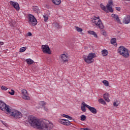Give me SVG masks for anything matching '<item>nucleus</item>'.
<instances>
[{"label": "nucleus", "instance_id": "1", "mask_svg": "<svg viewBox=\"0 0 130 130\" xmlns=\"http://www.w3.org/2000/svg\"><path fill=\"white\" fill-rule=\"evenodd\" d=\"M27 120L31 126L37 127L39 129L51 130L53 128L52 123L47 120H38L34 116H29Z\"/></svg>", "mask_w": 130, "mask_h": 130}, {"label": "nucleus", "instance_id": "2", "mask_svg": "<svg viewBox=\"0 0 130 130\" xmlns=\"http://www.w3.org/2000/svg\"><path fill=\"white\" fill-rule=\"evenodd\" d=\"M0 109L2 111H5L10 113L12 116H13L15 118H21L23 116L22 113L18 111L12 110L10 108V106L7 105L6 103L3 102V101H0Z\"/></svg>", "mask_w": 130, "mask_h": 130}, {"label": "nucleus", "instance_id": "3", "mask_svg": "<svg viewBox=\"0 0 130 130\" xmlns=\"http://www.w3.org/2000/svg\"><path fill=\"white\" fill-rule=\"evenodd\" d=\"M91 22L94 26L98 27L100 29H103V28H104V25H103V23H102V21H101V19H100V17L99 16L93 17L91 18Z\"/></svg>", "mask_w": 130, "mask_h": 130}, {"label": "nucleus", "instance_id": "4", "mask_svg": "<svg viewBox=\"0 0 130 130\" xmlns=\"http://www.w3.org/2000/svg\"><path fill=\"white\" fill-rule=\"evenodd\" d=\"M118 53L120 55H122L123 57L127 58L129 56V51L128 49H126L125 47L123 46H120L118 49Z\"/></svg>", "mask_w": 130, "mask_h": 130}, {"label": "nucleus", "instance_id": "5", "mask_svg": "<svg viewBox=\"0 0 130 130\" xmlns=\"http://www.w3.org/2000/svg\"><path fill=\"white\" fill-rule=\"evenodd\" d=\"M96 57L95 53H89L88 56H84L83 59L86 63H92L94 61V59Z\"/></svg>", "mask_w": 130, "mask_h": 130}, {"label": "nucleus", "instance_id": "6", "mask_svg": "<svg viewBox=\"0 0 130 130\" xmlns=\"http://www.w3.org/2000/svg\"><path fill=\"white\" fill-rule=\"evenodd\" d=\"M27 19L28 24H29V25H30L31 26H34L37 25V19L35 18L34 15L31 14H28L27 15Z\"/></svg>", "mask_w": 130, "mask_h": 130}, {"label": "nucleus", "instance_id": "7", "mask_svg": "<svg viewBox=\"0 0 130 130\" xmlns=\"http://www.w3.org/2000/svg\"><path fill=\"white\" fill-rule=\"evenodd\" d=\"M41 49L44 53H47L48 54H51V51L50 50V48L47 45H42L41 46Z\"/></svg>", "mask_w": 130, "mask_h": 130}, {"label": "nucleus", "instance_id": "8", "mask_svg": "<svg viewBox=\"0 0 130 130\" xmlns=\"http://www.w3.org/2000/svg\"><path fill=\"white\" fill-rule=\"evenodd\" d=\"M21 92L23 99H24L25 100H30V97L28 96V93H27V90L26 89H22Z\"/></svg>", "mask_w": 130, "mask_h": 130}, {"label": "nucleus", "instance_id": "9", "mask_svg": "<svg viewBox=\"0 0 130 130\" xmlns=\"http://www.w3.org/2000/svg\"><path fill=\"white\" fill-rule=\"evenodd\" d=\"M59 123L63 124L64 125H70L71 122L67 119H59L58 120Z\"/></svg>", "mask_w": 130, "mask_h": 130}, {"label": "nucleus", "instance_id": "10", "mask_svg": "<svg viewBox=\"0 0 130 130\" xmlns=\"http://www.w3.org/2000/svg\"><path fill=\"white\" fill-rule=\"evenodd\" d=\"M60 58L63 62L69 61V55L68 54H62L60 55Z\"/></svg>", "mask_w": 130, "mask_h": 130}, {"label": "nucleus", "instance_id": "11", "mask_svg": "<svg viewBox=\"0 0 130 130\" xmlns=\"http://www.w3.org/2000/svg\"><path fill=\"white\" fill-rule=\"evenodd\" d=\"M112 4H113L112 0H110L108 2V4L107 5V9L110 13H113V10L112 9V7H111Z\"/></svg>", "mask_w": 130, "mask_h": 130}, {"label": "nucleus", "instance_id": "12", "mask_svg": "<svg viewBox=\"0 0 130 130\" xmlns=\"http://www.w3.org/2000/svg\"><path fill=\"white\" fill-rule=\"evenodd\" d=\"M10 4L11 6H13L14 8L16 9L17 11H19L20 10V6H19V4L16 2L10 1Z\"/></svg>", "mask_w": 130, "mask_h": 130}, {"label": "nucleus", "instance_id": "13", "mask_svg": "<svg viewBox=\"0 0 130 130\" xmlns=\"http://www.w3.org/2000/svg\"><path fill=\"white\" fill-rule=\"evenodd\" d=\"M88 106H89V105H87L85 102H82L81 103V110H82V111H83V112H86V107H87V108H88Z\"/></svg>", "mask_w": 130, "mask_h": 130}, {"label": "nucleus", "instance_id": "14", "mask_svg": "<svg viewBox=\"0 0 130 130\" xmlns=\"http://www.w3.org/2000/svg\"><path fill=\"white\" fill-rule=\"evenodd\" d=\"M87 108L89 109V111L91 112V113H93V114H96L97 113V110L96 108L92 107L90 106H87Z\"/></svg>", "mask_w": 130, "mask_h": 130}, {"label": "nucleus", "instance_id": "15", "mask_svg": "<svg viewBox=\"0 0 130 130\" xmlns=\"http://www.w3.org/2000/svg\"><path fill=\"white\" fill-rule=\"evenodd\" d=\"M123 23H124V24H129L130 16H125L123 19Z\"/></svg>", "mask_w": 130, "mask_h": 130}, {"label": "nucleus", "instance_id": "16", "mask_svg": "<svg viewBox=\"0 0 130 130\" xmlns=\"http://www.w3.org/2000/svg\"><path fill=\"white\" fill-rule=\"evenodd\" d=\"M111 17H112V18H114V20L116 22H118L119 23V24H120V19H119V17H118V16H117V15L112 14L111 15Z\"/></svg>", "mask_w": 130, "mask_h": 130}, {"label": "nucleus", "instance_id": "17", "mask_svg": "<svg viewBox=\"0 0 130 130\" xmlns=\"http://www.w3.org/2000/svg\"><path fill=\"white\" fill-rule=\"evenodd\" d=\"M103 98L107 102H110V100H109V94H108V93H105L103 95Z\"/></svg>", "mask_w": 130, "mask_h": 130}, {"label": "nucleus", "instance_id": "18", "mask_svg": "<svg viewBox=\"0 0 130 130\" xmlns=\"http://www.w3.org/2000/svg\"><path fill=\"white\" fill-rule=\"evenodd\" d=\"M88 34H90V35H93L94 37H95V38H97V37H98V36H97V34H96L94 31L88 30Z\"/></svg>", "mask_w": 130, "mask_h": 130}, {"label": "nucleus", "instance_id": "19", "mask_svg": "<svg viewBox=\"0 0 130 130\" xmlns=\"http://www.w3.org/2000/svg\"><path fill=\"white\" fill-rule=\"evenodd\" d=\"M53 3L56 6H59L61 3V1L60 0H52Z\"/></svg>", "mask_w": 130, "mask_h": 130}, {"label": "nucleus", "instance_id": "20", "mask_svg": "<svg viewBox=\"0 0 130 130\" xmlns=\"http://www.w3.org/2000/svg\"><path fill=\"white\" fill-rule=\"evenodd\" d=\"M111 44L114 45V46H117V43H116V39L115 38H113L111 39Z\"/></svg>", "mask_w": 130, "mask_h": 130}, {"label": "nucleus", "instance_id": "21", "mask_svg": "<svg viewBox=\"0 0 130 130\" xmlns=\"http://www.w3.org/2000/svg\"><path fill=\"white\" fill-rule=\"evenodd\" d=\"M120 104V101L116 100L114 102H113V105L114 106H115V107H117V106H118V105H119Z\"/></svg>", "mask_w": 130, "mask_h": 130}, {"label": "nucleus", "instance_id": "22", "mask_svg": "<svg viewBox=\"0 0 130 130\" xmlns=\"http://www.w3.org/2000/svg\"><path fill=\"white\" fill-rule=\"evenodd\" d=\"M26 62H27V64H32V63H34V61L30 58L26 59Z\"/></svg>", "mask_w": 130, "mask_h": 130}, {"label": "nucleus", "instance_id": "23", "mask_svg": "<svg viewBox=\"0 0 130 130\" xmlns=\"http://www.w3.org/2000/svg\"><path fill=\"white\" fill-rule=\"evenodd\" d=\"M61 115L63 117H65L66 118H68V119H70V120H72L73 119V117H71L69 115H66L64 114H62Z\"/></svg>", "mask_w": 130, "mask_h": 130}, {"label": "nucleus", "instance_id": "24", "mask_svg": "<svg viewBox=\"0 0 130 130\" xmlns=\"http://www.w3.org/2000/svg\"><path fill=\"white\" fill-rule=\"evenodd\" d=\"M102 54L103 56H106L108 54V51H107V50H103L102 51Z\"/></svg>", "mask_w": 130, "mask_h": 130}, {"label": "nucleus", "instance_id": "25", "mask_svg": "<svg viewBox=\"0 0 130 130\" xmlns=\"http://www.w3.org/2000/svg\"><path fill=\"white\" fill-rule=\"evenodd\" d=\"M32 10L35 13H38L39 12V8H38V6L33 7Z\"/></svg>", "mask_w": 130, "mask_h": 130}, {"label": "nucleus", "instance_id": "26", "mask_svg": "<svg viewBox=\"0 0 130 130\" xmlns=\"http://www.w3.org/2000/svg\"><path fill=\"white\" fill-rule=\"evenodd\" d=\"M53 26H54V27H55V28H57V29H59V28H60V26L59 25V23H53Z\"/></svg>", "mask_w": 130, "mask_h": 130}, {"label": "nucleus", "instance_id": "27", "mask_svg": "<svg viewBox=\"0 0 130 130\" xmlns=\"http://www.w3.org/2000/svg\"><path fill=\"white\" fill-rule=\"evenodd\" d=\"M99 102L100 103H101V104H103V105H105L106 104V102L103 100V99H100L99 100Z\"/></svg>", "mask_w": 130, "mask_h": 130}, {"label": "nucleus", "instance_id": "28", "mask_svg": "<svg viewBox=\"0 0 130 130\" xmlns=\"http://www.w3.org/2000/svg\"><path fill=\"white\" fill-rule=\"evenodd\" d=\"M103 84H104L106 87H108L109 86V82L107 80L103 81Z\"/></svg>", "mask_w": 130, "mask_h": 130}, {"label": "nucleus", "instance_id": "29", "mask_svg": "<svg viewBox=\"0 0 130 130\" xmlns=\"http://www.w3.org/2000/svg\"><path fill=\"white\" fill-rule=\"evenodd\" d=\"M100 7L102 10H103V11H105V12H107V10H106V7L103 4L100 5Z\"/></svg>", "mask_w": 130, "mask_h": 130}, {"label": "nucleus", "instance_id": "30", "mask_svg": "<svg viewBox=\"0 0 130 130\" xmlns=\"http://www.w3.org/2000/svg\"><path fill=\"white\" fill-rule=\"evenodd\" d=\"M26 49H27V47H21L20 49V52H24V51H26Z\"/></svg>", "mask_w": 130, "mask_h": 130}, {"label": "nucleus", "instance_id": "31", "mask_svg": "<svg viewBox=\"0 0 130 130\" xmlns=\"http://www.w3.org/2000/svg\"><path fill=\"white\" fill-rule=\"evenodd\" d=\"M86 117L84 115H82L80 116V119H81V120H82V121H84L86 120Z\"/></svg>", "mask_w": 130, "mask_h": 130}, {"label": "nucleus", "instance_id": "32", "mask_svg": "<svg viewBox=\"0 0 130 130\" xmlns=\"http://www.w3.org/2000/svg\"><path fill=\"white\" fill-rule=\"evenodd\" d=\"M39 105H40L41 106H44L45 105H46V103L44 101H41L39 103Z\"/></svg>", "mask_w": 130, "mask_h": 130}, {"label": "nucleus", "instance_id": "33", "mask_svg": "<svg viewBox=\"0 0 130 130\" xmlns=\"http://www.w3.org/2000/svg\"><path fill=\"white\" fill-rule=\"evenodd\" d=\"M76 30L77 32H82L83 31V29L82 28L79 27L78 26L76 27Z\"/></svg>", "mask_w": 130, "mask_h": 130}, {"label": "nucleus", "instance_id": "34", "mask_svg": "<svg viewBox=\"0 0 130 130\" xmlns=\"http://www.w3.org/2000/svg\"><path fill=\"white\" fill-rule=\"evenodd\" d=\"M11 91H9V94L12 95H15V90L11 89Z\"/></svg>", "mask_w": 130, "mask_h": 130}, {"label": "nucleus", "instance_id": "35", "mask_svg": "<svg viewBox=\"0 0 130 130\" xmlns=\"http://www.w3.org/2000/svg\"><path fill=\"white\" fill-rule=\"evenodd\" d=\"M2 90H3L4 91H7L8 90V88L5 86H3L1 87Z\"/></svg>", "mask_w": 130, "mask_h": 130}, {"label": "nucleus", "instance_id": "36", "mask_svg": "<svg viewBox=\"0 0 130 130\" xmlns=\"http://www.w3.org/2000/svg\"><path fill=\"white\" fill-rule=\"evenodd\" d=\"M44 110L45 111H46V112H48V111H49V109H48V108H47V107H44Z\"/></svg>", "mask_w": 130, "mask_h": 130}, {"label": "nucleus", "instance_id": "37", "mask_svg": "<svg viewBox=\"0 0 130 130\" xmlns=\"http://www.w3.org/2000/svg\"><path fill=\"white\" fill-rule=\"evenodd\" d=\"M43 17H44L45 22H47V20H48V17L46 16L45 15H44Z\"/></svg>", "mask_w": 130, "mask_h": 130}, {"label": "nucleus", "instance_id": "38", "mask_svg": "<svg viewBox=\"0 0 130 130\" xmlns=\"http://www.w3.org/2000/svg\"><path fill=\"white\" fill-rule=\"evenodd\" d=\"M1 122H2L3 124H4V125H5V126H7V125H8V124H7L6 122H5V121H1Z\"/></svg>", "mask_w": 130, "mask_h": 130}, {"label": "nucleus", "instance_id": "39", "mask_svg": "<svg viewBox=\"0 0 130 130\" xmlns=\"http://www.w3.org/2000/svg\"><path fill=\"white\" fill-rule=\"evenodd\" d=\"M103 32H102V34L103 35H106V32L105 31V30H102Z\"/></svg>", "mask_w": 130, "mask_h": 130}, {"label": "nucleus", "instance_id": "40", "mask_svg": "<svg viewBox=\"0 0 130 130\" xmlns=\"http://www.w3.org/2000/svg\"><path fill=\"white\" fill-rule=\"evenodd\" d=\"M81 130H91L90 129H88V128H81Z\"/></svg>", "mask_w": 130, "mask_h": 130}, {"label": "nucleus", "instance_id": "41", "mask_svg": "<svg viewBox=\"0 0 130 130\" xmlns=\"http://www.w3.org/2000/svg\"><path fill=\"white\" fill-rule=\"evenodd\" d=\"M116 10H117V11H120V8H119V7H116Z\"/></svg>", "mask_w": 130, "mask_h": 130}, {"label": "nucleus", "instance_id": "42", "mask_svg": "<svg viewBox=\"0 0 130 130\" xmlns=\"http://www.w3.org/2000/svg\"><path fill=\"white\" fill-rule=\"evenodd\" d=\"M28 36H32V34L31 32H28Z\"/></svg>", "mask_w": 130, "mask_h": 130}, {"label": "nucleus", "instance_id": "43", "mask_svg": "<svg viewBox=\"0 0 130 130\" xmlns=\"http://www.w3.org/2000/svg\"><path fill=\"white\" fill-rule=\"evenodd\" d=\"M0 45H4V43L3 42H0Z\"/></svg>", "mask_w": 130, "mask_h": 130}, {"label": "nucleus", "instance_id": "44", "mask_svg": "<svg viewBox=\"0 0 130 130\" xmlns=\"http://www.w3.org/2000/svg\"><path fill=\"white\" fill-rule=\"evenodd\" d=\"M12 27H14V25H12Z\"/></svg>", "mask_w": 130, "mask_h": 130}]
</instances>
